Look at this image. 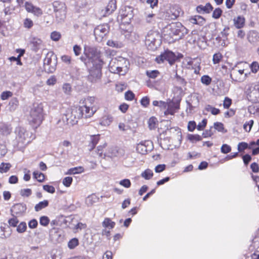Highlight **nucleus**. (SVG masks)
Wrapping results in <instances>:
<instances>
[{"mask_svg":"<svg viewBox=\"0 0 259 259\" xmlns=\"http://www.w3.org/2000/svg\"><path fill=\"white\" fill-rule=\"evenodd\" d=\"M93 66L90 70L89 80L93 83L97 82L101 76V69L104 62L99 54L91 49L88 54H86Z\"/></svg>","mask_w":259,"mask_h":259,"instance_id":"f257e3e1","label":"nucleus"},{"mask_svg":"<svg viewBox=\"0 0 259 259\" xmlns=\"http://www.w3.org/2000/svg\"><path fill=\"white\" fill-rule=\"evenodd\" d=\"M134 17L133 9L131 7L125 6L119 11V15L117 17V20L120 22L122 24L128 25L129 28L126 31L127 34H125V36L129 39H132V36L135 34L132 31V27L130 25L131 20Z\"/></svg>","mask_w":259,"mask_h":259,"instance_id":"f03ea898","label":"nucleus"},{"mask_svg":"<svg viewBox=\"0 0 259 259\" xmlns=\"http://www.w3.org/2000/svg\"><path fill=\"white\" fill-rule=\"evenodd\" d=\"M44 119L43 107L41 104H34L28 116V121L34 127L37 128Z\"/></svg>","mask_w":259,"mask_h":259,"instance_id":"7ed1b4c3","label":"nucleus"},{"mask_svg":"<svg viewBox=\"0 0 259 259\" xmlns=\"http://www.w3.org/2000/svg\"><path fill=\"white\" fill-rule=\"evenodd\" d=\"M128 61L124 58L119 57L111 59L109 64V69L111 72L124 75L128 70Z\"/></svg>","mask_w":259,"mask_h":259,"instance_id":"20e7f679","label":"nucleus"},{"mask_svg":"<svg viewBox=\"0 0 259 259\" xmlns=\"http://www.w3.org/2000/svg\"><path fill=\"white\" fill-rule=\"evenodd\" d=\"M248 69V64L246 62H239L233 67L230 73V76L232 81L241 82L245 80L243 76L244 71Z\"/></svg>","mask_w":259,"mask_h":259,"instance_id":"39448f33","label":"nucleus"},{"mask_svg":"<svg viewBox=\"0 0 259 259\" xmlns=\"http://www.w3.org/2000/svg\"><path fill=\"white\" fill-rule=\"evenodd\" d=\"M80 118L77 107H73L66 110L65 113L62 116V120L65 124L72 126L77 123L78 119Z\"/></svg>","mask_w":259,"mask_h":259,"instance_id":"423d86ee","label":"nucleus"},{"mask_svg":"<svg viewBox=\"0 0 259 259\" xmlns=\"http://www.w3.org/2000/svg\"><path fill=\"white\" fill-rule=\"evenodd\" d=\"M171 37L176 36L175 40L181 38L188 33L187 29L180 23H172L166 28Z\"/></svg>","mask_w":259,"mask_h":259,"instance_id":"0eeeda50","label":"nucleus"},{"mask_svg":"<svg viewBox=\"0 0 259 259\" xmlns=\"http://www.w3.org/2000/svg\"><path fill=\"white\" fill-rule=\"evenodd\" d=\"M15 133L17 146L20 147L29 143L33 139L32 133L23 127L16 128Z\"/></svg>","mask_w":259,"mask_h":259,"instance_id":"6e6552de","label":"nucleus"},{"mask_svg":"<svg viewBox=\"0 0 259 259\" xmlns=\"http://www.w3.org/2000/svg\"><path fill=\"white\" fill-rule=\"evenodd\" d=\"M183 14V12L178 5L168 4L165 6L164 11L165 19L175 20Z\"/></svg>","mask_w":259,"mask_h":259,"instance_id":"1a4fd4ad","label":"nucleus"},{"mask_svg":"<svg viewBox=\"0 0 259 259\" xmlns=\"http://www.w3.org/2000/svg\"><path fill=\"white\" fill-rule=\"evenodd\" d=\"M57 64V59L56 56L53 52H49L44 60L45 70L49 73H53L56 70Z\"/></svg>","mask_w":259,"mask_h":259,"instance_id":"9d476101","label":"nucleus"},{"mask_svg":"<svg viewBox=\"0 0 259 259\" xmlns=\"http://www.w3.org/2000/svg\"><path fill=\"white\" fill-rule=\"evenodd\" d=\"M159 34L154 31H150L145 37V42L149 50H154L160 45Z\"/></svg>","mask_w":259,"mask_h":259,"instance_id":"9b49d317","label":"nucleus"},{"mask_svg":"<svg viewBox=\"0 0 259 259\" xmlns=\"http://www.w3.org/2000/svg\"><path fill=\"white\" fill-rule=\"evenodd\" d=\"M246 92L249 100L252 102H259V81L250 84Z\"/></svg>","mask_w":259,"mask_h":259,"instance_id":"f8f14e48","label":"nucleus"},{"mask_svg":"<svg viewBox=\"0 0 259 259\" xmlns=\"http://www.w3.org/2000/svg\"><path fill=\"white\" fill-rule=\"evenodd\" d=\"M176 60L175 54L170 51H166L160 55L156 57V61L158 63H161L167 61L170 64H172Z\"/></svg>","mask_w":259,"mask_h":259,"instance_id":"ddd939ff","label":"nucleus"},{"mask_svg":"<svg viewBox=\"0 0 259 259\" xmlns=\"http://www.w3.org/2000/svg\"><path fill=\"white\" fill-rule=\"evenodd\" d=\"M109 30V27L108 24L100 25L97 26L94 29V34L97 41H102L103 38L106 35Z\"/></svg>","mask_w":259,"mask_h":259,"instance_id":"4468645a","label":"nucleus"},{"mask_svg":"<svg viewBox=\"0 0 259 259\" xmlns=\"http://www.w3.org/2000/svg\"><path fill=\"white\" fill-rule=\"evenodd\" d=\"M29 45L31 50L35 52H37L39 50L42 49L45 46L42 40L40 38L34 36H32L30 38Z\"/></svg>","mask_w":259,"mask_h":259,"instance_id":"2eb2a0df","label":"nucleus"},{"mask_svg":"<svg viewBox=\"0 0 259 259\" xmlns=\"http://www.w3.org/2000/svg\"><path fill=\"white\" fill-rule=\"evenodd\" d=\"M77 108L80 117H83L85 118L92 117L96 112L95 111V109L88 107L83 105L79 106Z\"/></svg>","mask_w":259,"mask_h":259,"instance_id":"dca6fc26","label":"nucleus"},{"mask_svg":"<svg viewBox=\"0 0 259 259\" xmlns=\"http://www.w3.org/2000/svg\"><path fill=\"white\" fill-rule=\"evenodd\" d=\"M180 109V102L171 101L167 102V106L164 111L165 115H174L175 112Z\"/></svg>","mask_w":259,"mask_h":259,"instance_id":"f3484780","label":"nucleus"},{"mask_svg":"<svg viewBox=\"0 0 259 259\" xmlns=\"http://www.w3.org/2000/svg\"><path fill=\"white\" fill-rule=\"evenodd\" d=\"M26 210V205L22 203L16 204L11 209L12 215H16V217L22 216L25 212Z\"/></svg>","mask_w":259,"mask_h":259,"instance_id":"a211bd4d","label":"nucleus"},{"mask_svg":"<svg viewBox=\"0 0 259 259\" xmlns=\"http://www.w3.org/2000/svg\"><path fill=\"white\" fill-rule=\"evenodd\" d=\"M79 103L80 104H82L87 107H89L90 108H93V109H95V111H97L98 109V107L97 106V101L95 97H88L86 98L81 99Z\"/></svg>","mask_w":259,"mask_h":259,"instance_id":"6ab92c4d","label":"nucleus"},{"mask_svg":"<svg viewBox=\"0 0 259 259\" xmlns=\"http://www.w3.org/2000/svg\"><path fill=\"white\" fill-rule=\"evenodd\" d=\"M25 7L27 12L32 13L36 16L39 17L42 14V11L39 8L33 6L30 3L26 2Z\"/></svg>","mask_w":259,"mask_h":259,"instance_id":"aec40b11","label":"nucleus"},{"mask_svg":"<svg viewBox=\"0 0 259 259\" xmlns=\"http://www.w3.org/2000/svg\"><path fill=\"white\" fill-rule=\"evenodd\" d=\"M150 141H144L138 143L136 147L137 152L141 154H145L148 151V147L151 144Z\"/></svg>","mask_w":259,"mask_h":259,"instance_id":"412c9836","label":"nucleus"},{"mask_svg":"<svg viewBox=\"0 0 259 259\" xmlns=\"http://www.w3.org/2000/svg\"><path fill=\"white\" fill-rule=\"evenodd\" d=\"M116 0H110L108 2L105 8V12L103 14L104 16H106L107 15H110L116 9Z\"/></svg>","mask_w":259,"mask_h":259,"instance_id":"4be33fe9","label":"nucleus"},{"mask_svg":"<svg viewBox=\"0 0 259 259\" xmlns=\"http://www.w3.org/2000/svg\"><path fill=\"white\" fill-rule=\"evenodd\" d=\"M12 131V127L10 125L5 123H0V134L3 136L9 135Z\"/></svg>","mask_w":259,"mask_h":259,"instance_id":"5701e85b","label":"nucleus"},{"mask_svg":"<svg viewBox=\"0 0 259 259\" xmlns=\"http://www.w3.org/2000/svg\"><path fill=\"white\" fill-rule=\"evenodd\" d=\"M99 137L100 135L99 134L90 136V142L88 146L90 151L94 149L98 144L100 140Z\"/></svg>","mask_w":259,"mask_h":259,"instance_id":"b1692460","label":"nucleus"},{"mask_svg":"<svg viewBox=\"0 0 259 259\" xmlns=\"http://www.w3.org/2000/svg\"><path fill=\"white\" fill-rule=\"evenodd\" d=\"M247 38L251 43L256 42L259 41V34L255 30H251L248 33Z\"/></svg>","mask_w":259,"mask_h":259,"instance_id":"393cba45","label":"nucleus"},{"mask_svg":"<svg viewBox=\"0 0 259 259\" xmlns=\"http://www.w3.org/2000/svg\"><path fill=\"white\" fill-rule=\"evenodd\" d=\"M113 121V117L109 114L104 115L100 119V124L104 126H109Z\"/></svg>","mask_w":259,"mask_h":259,"instance_id":"a878e982","label":"nucleus"},{"mask_svg":"<svg viewBox=\"0 0 259 259\" xmlns=\"http://www.w3.org/2000/svg\"><path fill=\"white\" fill-rule=\"evenodd\" d=\"M53 7L54 13L62 10H66L65 4L59 1H55L53 3Z\"/></svg>","mask_w":259,"mask_h":259,"instance_id":"bb28decb","label":"nucleus"},{"mask_svg":"<svg viewBox=\"0 0 259 259\" xmlns=\"http://www.w3.org/2000/svg\"><path fill=\"white\" fill-rule=\"evenodd\" d=\"M234 24L236 28L240 29L242 28L245 24V19L244 17L239 16L233 19Z\"/></svg>","mask_w":259,"mask_h":259,"instance_id":"cd10ccee","label":"nucleus"},{"mask_svg":"<svg viewBox=\"0 0 259 259\" xmlns=\"http://www.w3.org/2000/svg\"><path fill=\"white\" fill-rule=\"evenodd\" d=\"M212 9L213 8L211 6V5L210 4L208 3L206 4L205 6H203L202 5H200L198 6L196 8V10L197 12L199 13L202 12L208 13L212 10Z\"/></svg>","mask_w":259,"mask_h":259,"instance_id":"c85d7f7f","label":"nucleus"},{"mask_svg":"<svg viewBox=\"0 0 259 259\" xmlns=\"http://www.w3.org/2000/svg\"><path fill=\"white\" fill-rule=\"evenodd\" d=\"M102 226L105 229H112L115 225V223L112 221L110 218H106L102 222Z\"/></svg>","mask_w":259,"mask_h":259,"instance_id":"c756f323","label":"nucleus"},{"mask_svg":"<svg viewBox=\"0 0 259 259\" xmlns=\"http://www.w3.org/2000/svg\"><path fill=\"white\" fill-rule=\"evenodd\" d=\"M66 10L55 12V16L56 21H57L58 23H60L64 21L66 18Z\"/></svg>","mask_w":259,"mask_h":259,"instance_id":"7c9ffc66","label":"nucleus"},{"mask_svg":"<svg viewBox=\"0 0 259 259\" xmlns=\"http://www.w3.org/2000/svg\"><path fill=\"white\" fill-rule=\"evenodd\" d=\"M84 171V168L82 166L75 167L69 169L67 172L66 173V175H74L81 174Z\"/></svg>","mask_w":259,"mask_h":259,"instance_id":"2f4dec72","label":"nucleus"},{"mask_svg":"<svg viewBox=\"0 0 259 259\" xmlns=\"http://www.w3.org/2000/svg\"><path fill=\"white\" fill-rule=\"evenodd\" d=\"M105 156L111 158L119 156V150L117 148H110L108 149V152L105 154Z\"/></svg>","mask_w":259,"mask_h":259,"instance_id":"473e14b6","label":"nucleus"},{"mask_svg":"<svg viewBox=\"0 0 259 259\" xmlns=\"http://www.w3.org/2000/svg\"><path fill=\"white\" fill-rule=\"evenodd\" d=\"M107 45L110 47L116 48H120L123 46L122 42L113 39L108 40L107 42Z\"/></svg>","mask_w":259,"mask_h":259,"instance_id":"72a5a7b5","label":"nucleus"},{"mask_svg":"<svg viewBox=\"0 0 259 259\" xmlns=\"http://www.w3.org/2000/svg\"><path fill=\"white\" fill-rule=\"evenodd\" d=\"M79 245L78 239L76 238L71 239L68 242L67 246L70 249H73Z\"/></svg>","mask_w":259,"mask_h":259,"instance_id":"f704fd0d","label":"nucleus"},{"mask_svg":"<svg viewBox=\"0 0 259 259\" xmlns=\"http://www.w3.org/2000/svg\"><path fill=\"white\" fill-rule=\"evenodd\" d=\"M48 205L49 202L48 200H44L42 201L39 202L38 204L35 205L34 207L35 210L36 211H38L41 210L42 208L47 207Z\"/></svg>","mask_w":259,"mask_h":259,"instance_id":"c9c22d12","label":"nucleus"},{"mask_svg":"<svg viewBox=\"0 0 259 259\" xmlns=\"http://www.w3.org/2000/svg\"><path fill=\"white\" fill-rule=\"evenodd\" d=\"M97 199H98V198L95 195H94V194L91 195L90 196H89L85 199V203L88 206L92 205L97 201Z\"/></svg>","mask_w":259,"mask_h":259,"instance_id":"e433bc0d","label":"nucleus"},{"mask_svg":"<svg viewBox=\"0 0 259 259\" xmlns=\"http://www.w3.org/2000/svg\"><path fill=\"white\" fill-rule=\"evenodd\" d=\"M249 67L253 73H256L259 70V63L256 61H253L251 64H248Z\"/></svg>","mask_w":259,"mask_h":259,"instance_id":"4c0bfd02","label":"nucleus"},{"mask_svg":"<svg viewBox=\"0 0 259 259\" xmlns=\"http://www.w3.org/2000/svg\"><path fill=\"white\" fill-rule=\"evenodd\" d=\"M11 167V165L9 163L2 162L0 164V172L5 173L8 171Z\"/></svg>","mask_w":259,"mask_h":259,"instance_id":"58836bf2","label":"nucleus"},{"mask_svg":"<svg viewBox=\"0 0 259 259\" xmlns=\"http://www.w3.org/2000/svg\"><path fill=\"white\" fill-rule=\"evenodd\" d=\"M152 104L153 106H158L161 109H166L167 106V102L162 101H154Z\"/></svg>","mask_w":259,"mask_h":259,"instance_id":"ea45409f","label":"nucleus"},{"mask_svg":"<svg viewBox=\"0 0 259 259\" xmlns=\"http://www.w3.org/2000/svg\"><path fill=\"white\" fill-rule=\"evenodd\" d=\"M205 109L207 111L210 112L212 114L215 115H218L220 112L219 109L213 107L210 105H206Z\"/></svg>","mask_w":259,"mask_h":259,"instance_id":"a19ab883","label":"nucleus"},{"mask_svg":"<svg viewBox=\"0 0 259 259\" xmlns=\"http://www.w3.org/2000/svg\"><path fill=\"white\" fill-rule=\"evenodd\" d=\"M153 176V171L149 169H146L141 174V176L146 180L150 179Z\"/></svg>","mask_w":259,"mask_h":259,"instance_id":"79ce46f5","label":"nucleus"},{"mask_svg":"<svg viewBox=\"0 0 259 259\" xmlns=\"http://www.w3.org/2000/svg\"><path fill=\"white\" fill-rule=\"evenodd\" d=\"M33 177L36 179L39 182H42L45 180V175L41 172H39L37 171H35L33 172Z\"/></svg>","mask_w":259,"mask_h":259,"instance_id":"37998d69","label":"nucleus"},{"mask_svg":"<svg viewBox=\"0 0 259 259\" xmlns=\"http://www.w3.org/2000/svg\"><path fill=\"white\" fill-rule=\"evenodd\" d=\"M201 82L205 85H209L211 81V78L207 75H204L201 77Z\"/></svg>","mask_w":259,"mask_h":259,"instance_id":"c03bdc74","label":"nucleus"},{"mask_svg":"<svg viewBox=\"0 0 259 259\" xmlns=\"http://www.w3.org/2000/svg\"><path fill=\"white\" fill-rule=\"evenodd\" d=\"M157 123V119L154 117L150 118L148 120V126L150 130L155 129Z\"/></svg>","mask_w":259,"mask_h":259,"instance_id":"a18cd8bd","label":"nucleus"},{"mask_svg":"<svg viewBox=\"0 0 259 259\" xmlns=\"http://www.w3.org/2000/svg\"><path fill=\"white\" fill-rule=\"evenodd\" d=\"M214 128L219 132L226 133V130H225L224 124L222 122H216L213 124Z\"/></svg>","mask_w":259,"mask_h":259,"instance_id":"49530a36","label":"nucleus"},{"mask_svg":"<svg viewBox=\"0 0 259 259\" xmlns=\"http://www.w3.org/2000/svg\"><path fill=\"white\" fill-rule=\"evenodd\" d=\"M27 228L26 224L24 222H21L17 228V231L20 233L24 232Z\"/></svg>","mask_w":259,"mask_h":259,"instance_id":"de8ad7c7","label":"nucleus"},{"mask_svg":"<svg viewBox=\"0 0 259 259\" xmlns=\"http://www.w3.org/2000/svg\"><path fill=\"white\" fill-rule=\"evenodd\" d=\"M61 34L57 31H53L51 34V38L55 41H58L61 38Z\"/></svg>","mask_w":259,"mask_h":259,"instance_id":"09e8293b","label":"nucleus"},{"mask_svg":"<svg viewBox=\"0 0 259 259\" xmlns=\"http://www.w3.org/2000/svg\"><path fill=\"white\" fill-rule=\"evenodd\" d=\"M231 151V146L226 144H223L221 148V151L222 153H224V154H227V153L230 152Z\"/></svg>","mask_w":259,"mask_h":259,"instance_id":"8fccbe9b","label":"nucleus"},{"mask_svg":"<svg viewBox=\"0 0 259 259\" xmlns=\"http://www.w3.org/2000/svg\"><path fill=\"white\" fill-rule=\"evenodd\" d=\"M253 122H254L253 120H250L248 122H246L243 125V128L244 130L249 132L251 129V127L253 124Z\"/></svg>","mask_w":259,"mask_h":259,"instance_id":"3c124183","label":"nucleus"},{"mask_svg":"<svg viewBox=\"0 0 259 259\" xmlns=\"http://www.w3.org/2000/svg\"><path fill=\"white\" fill-rule=\"evenodd\" d=\"M188 139L192 142L199 141L202 140L201 137L198 135H189Z\"/></svg>","mask_w":259,"mask_h":259,"instance_id":"603ef678","label":"nucleus"},{"mask_svg":"<svg viewBox=\"0 0 259 259\" xmlns=\"http://www.w3.org/2000/svg\"><path fill=\"white\" fill-rule=\"evenodd\" d=\"M159 72L157 70L147 71L146 72L147 75L151 78H155L159 75Z\"/></svg>","mask_w":259,"mask_h":259,"instance_id":"864d4df0","label":"nucleus"},{"mask_svg":"<svg viewBox=\"0 0 259 259\" xmlns=\"http://www.w3.org/2000/svg\"><path fill=\"white\" fill-rule=\"evenodd\" d=\"M119 184L126 188H128L131 186V181L129 179H127L121 180L119 182Z\"/></svg>","mask_w":259,"mask_h":259,"instance_id":"5fc2aeb1","label":"nucleus"},{"mask_svg":"<svg viewBox=\"0 0 259 259\" xmlns=\"http://www.w3.org/2000/svg\"><path fill=\"white\" fill-rule=\"evenodd\" d=\"M8 5V6L5 7V8L4 10L6 15H11L14 10V7L13 6H12L11 4Z\"/></svg>","mask_w":259,"mask_h":259,"instance_id":"6e6d98bb","label":"nucleus"},{"mask_svg":"<svg viewBox=\"0 0 259 259\" xmlns=\"http://www.w3.org/2000/svg\"><path fill=\"white\" fill-rule=\"evenodd\" d=\"M62 89L64 93L66 95H69L71 92V87L69 83L64 84Z\"/></svg>","mask_w":259,"mask_h":259,"instance_id":"4d7b16f0","label":"nucleus"},{"mask_svg":"<svg viewBox=\"0 0 259 259\" xmlns=\"http://www.w3.org/2000/svg\"><path fill=\"white\" fill-rule=\"evenodd\" d=\"M72 181H73V179L71 177H65L63 180V184L66 187H69L71 184H72Z\"/></svg>","mask_w":259,"mask_h":259,"instance_id":"13d9d810","label":"nucleus"},{"mask_svg":"<svg viewBox=\"0 0 259 259\" xmlns=\"http://www.w3.org/2000/svg\"><path fill=\"white\" fill-rule=\"evenodd\" d=\"M50 220L46 216H43L40 217L39 220V223L43 226H47L49 224Z\"/></svg>","mask_w":259,"mask_h":259,"instance_id":"bf43d9fd","label":"nucleus"},{"mask_svg":"<svg viewBox=\"0 0 259 259\" xmlns=\"http://www.w3.org/2000/svg\"><path fill=\"white\" fill-rule=\"evenodd\" d=\"M222 58V55H221V53H216V54H214L213 56V59H212L213 63L214 64L219 63L220 62Z\"/></svg>","mask_w":259,"mask_h":259,"instance_id":"052dcab7","label":"nucleus"},{"mask_svg":"<svg viewBox=\"0 0 259 259\" xmlns=\"http://www.w3.org/2000/svg\"><path fill=\"white\" fill-rule=\"evenodd\" d=\"M13 217L12 218L9 220L8 223L10 226L15 227H16L17 224L19 222V221L17 218V217L16 215Z\"/></svg>","mask_w":259,"mask_h":259,"instance_id":"680f3d73","label":"nucleus"},{"mask_svg":"<svg viewBox=\"0 0 259 259\" xmlns=\"http://www.w3.org/2000/svg\"><path fill=\"white\" fill-rule=\"evenodd\" d=\"M43 189L48 193L53 194L55 192V189L53 186L46 185L43 186Z\"/></svg>","mask_w":259,"mask_h":259,"instance_id":"e2e57ef3","label":"nucleus"},{"mask_svg":"<svg viewBox=\"0 0 259 259\" xmlns=\"http://www.w3.org/2000/svg\"><path fill=\"white\" fill-rule=\"evenodd\" d=\"M222 14V11L220 8L215 9L212 13V17L214 19H218Z\"/></svg>","mask_w":259,"mask_h":259,"instance_id":"0e129e2a","label":"nucleus"},{"mask_svg":"<svg viewBox=\"0 0 259 259\" xmlns=\"http://www.w3.org/2000/svg\"><path fill=\"white\" fill-rule=\"evenodd\" d=\"M31 193L30 189H24L20 191V195L23 197H28L31 194Z\"/></svg>","mask_w":259,"mask_h":259,"instance_id":"69168bd1","label":"nucleus"},{"mask_svg":"<svg viewBox=\"0 0 259 259\" xmlns=\"http://www.w3.org/2000/svg\"><path fill=\"white\" fill-rule=\"evenodd\" d=\"M207 124V119H203L201 122L197 125V128L199 131L203 130L206 126Z\"/></svg>","mask_w":259,"mask_h":259,"instance_id":"338daca9","label":"nucleus"},{"mask_svg":"<svg viewBox=\"0 0 259 259\" xmlns=\"http://www.w3.org/2000/svg\"><path fill=\"white\" fill-rule=\"evenodd\" d=\"M33 25V21L29 18H26L24 21V26L27 28H30Z\"/></svg>","mask_w":259,"mask_h":259,"instance_id":"774afa93","label":"nucleus"}]
</instances>
